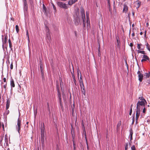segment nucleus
I'll return each mask as SVG.
<instances>
[{
  "label": "nucleus",
  "instance_id": "f257e3e1",
  "mask_svg": "<svg viewBox=\"0 0 150 150\" xmlns=\"http://www.w3.org/2000/svg\"><path fill=\"white\" fill-rule=\"evenodd\" d=\"M81 75L80 79H79V81L80 83V86L82 90V92L84 95H85L86 90L83 83V80L82 78Z\"/></svg>",
  "mask_w": 150,
  "mask_h": 150
},
{
  "label": "nucleus",
  "instance_id": "f03ea898",
  "mask_svg": "<svg viewBox=\"0 0 150 150\" xmlns=\"http://www.w3.org/2000/svg\"><path fill=\"white\" fill-rule=\"evenodd\" d=\"M45 31L46 32V38L47 40L50 42L51 40V33L48 28L47 26H45Z\"/></svg>",
  "mask_w": 150,
  "mask_h": 150
},
{
  "label": "nucleus",
  "instance_id": "7ed1b4c3",
  "mask_svg": "<svg viewBox=\"0 0 150 150\" xmlns=\"http://www.w3.org/2000/svg\"><path fill=\"white\" fill-rule=\"evenodd\" d=\"M57 4L60 7L62 8L67 9L68 7L67 4L62 2H58Z\"/></svg>",
  "mask_w": 150,
  "mask_h": 150
},
{
  "label": "nucleus",
  "instance_id": "20e7f679",
  "mask_svg": "<svg viewBox=\"0 0 150 150\" xmlns=\"http://www.w3.org/2000/svg\"><path fill=\"white\" fill-rule=\"evenodd\" d=\"M57 94H58V98H59V103H60V106H61V108L62 109L63 108V105H62V101H61V94H60V93L59 91V89L58 88V87H57Z\"/></svg>",
  "mask_w": 150,
  "mask_h": 150
},
{
  "label": "nucleus",
  "instance_id": "39448f33",
  "mask_svg": "<svg viewBox=\"0 0 150 150\" xmlns=\"http://www.w3.org/2000/svg\"><path fill=\"white\" fill-rule=\"evenodd\" d=\"M20 115H19V117ZM21 119L19 118V117L18 119L17 125L16 126L17 129L19 133H20V131L21 129Z\"/></svg>",
  "mask_w": 150,
  "mask_h": 150
},
{
  "label": "nucleus",
  "instance_id": "423d86ee",
  "mask_svg": "<svg viewBox=\"0 0 150 150\" xmlns=\"http://www.w3.org/2000/svg\"><path fill=\"white\" fill-rule=\"evenodd\" d=\"M137 74L138 75L139 80L140 82H141L142 81L143 79V74L141 73V72L139 71H138Z\"/></svg>",
  "mask_w": 150,
  "mask_h": 150
},
{
  "label": "nucleus",
  "instance_id": "0eeeda50",
  "mask_svg": "<svg viewBox=\"0 0 150 150\" xmlns=\"http://www.w3.org/2000/svg\"><path fill=\"white\" fill-rule=\"evenodd\" d=\"M144 101H139L137 103V107L138 106V105H140L141 106H145V103Z\"/></svg>",
  "mask_w": 150,
  "mask_h": 150
},
{
  "label": "nucleus",
  "instance_id": "6e6552de",
  "mask_svg": "<svg viewBox=\"0 0 150 150\" xmlns=\"http://www.w3.org/2000/svg\"><path fill=\"white\" fill-rule=\"evenodd\" d=\"M82 18L83 20V24L84 26H85V16L84 12L82 13Z\"/></svg>",
  "mask_w": 150,
  "mask_h": 150
},
{
  "label": "nucleus",
  "instance_id": "1a4fd4ad",
  "mask_svg": "<svg viewBox=\"0 0 150 150\" xmlns=\"http://www.w3.org/2000/svg\"><path fill=\"white\" fill-rule=\"evenodd\" d=\"M128 10V7L125 4L124 5L123 12L126 13Z\"/></svg>",
  "mask_w": 150,
  "mask_h": 150
},
{
  "label": "nucleus",
  "instance_id": "9d476101",
  "mask_svg": "<svg viewBox=\"0 0 150 150\" xmlns=\"http://www.w3.org/2000/svg\"><path fill=\"white\" fill-rule=\"evenodd\" d=\"M41 141L42 144H44V134H41Z\"/></svg>",
  "mask_w": 150,
  "mask_h": 150
},
{
  "label": "nucleus",
  "instance_id": "9b49d317",
  "mask_svg": "<svg viewBox=\"0 0 150 150\" xmlns=\"http://www.w3.org/2000/svg\"><path fill=\"white\" fill-rule=\"evenodd\" d=\"M45 129L44 124L43 123V125L41 124V134H44V131Z\"/></svg>",
  "mask_w": 150,
  "mask_h": 150
},
{
  "label": "nucleus",
  "instance_id": "f8f14e48",
  "mask_svg": "<svg viewBox=\"0 0 150 150\" xmlns=\"http://www.w3.org/2000/svg\"><path fill=\"white\" fill-rule=\"evenodd\" d=\"M137 107H136V109H137L136 111H138V112H140L142 110V106H141V105H139L138 107H137Z\"/></svg>",
  "mask_w": 150,
  "mask_h": 150
},
{
  "label": "nucleus",
  "instance_id": "ddd939ff",
  "mask_svg": "<svg viewBox=\"0 0 150 150\" xmlns=\"http://www.w3.org/2000/svg\"><path fill=\"white\" fill-rule=\"evenodd\" d=\"M10 104V100L8 99L6 101V110H7L8 109Z\"/></svg>",
  "mask_w": 150,
  "mask_h": 150
},
{
  "label": "nucleus",
  "instance_id": "4468645a",
  "mask_svg": "<svg viewBox=\"0 0 150 150\" xmlns=\"http://www.w3.org/2000/svg\"><path fill=\"white\" fill-rule=\"evenodd\" d=\"M140 114V112L136 111V122L137 121Z\"/></svg>",
  "mask_w": 150,
  "mask_h": 150
},
{
  "label": "nucleus",
  "instance_id": "2eb2a0df",
  "mask_svg": "<svg viewBox=\"0 0 150 150\" xmlns=\"http://www.w3.org/2000/svg\"><path fill=\"white\" fill-rule=\"evenodd\" d=\"M10 84L11 87H15V84L13 80L11 78V79L10 82Z\"/></svg>",
  "mask_w": 150,
  "mask_h": 150
},
{
  "label": "nucleus",
  "instance_id": "dca6fc26",
  "mask_svg": "<svg viewBox=\"0 0 150 150\" xmlns=\"http://www.w3.org/2000/svg\"><path fill=\"white\" fill-rule=\"evenodd\" d=\"M7 38L8 37L7 35H6L4 39V40H3V38H2L3 44H5L6 43L7 41Z\"/></svg>",
  "mask_w": 150,
  "mask_h": 150
},
{
  "label": "nucleus",
  "instance_id": "f3484780",
  "mask_svg": "<svg viewBox=\"0 0 150 150\" xmlns=\"http://www.w3.org/2000/svg\"><path fill=\"white\" fill-rule=\"evenodd\" d=\"M5 141L6 144H8V136L7 134H5Z\"/></svg>",
  "mask_w": 150,
  "mask_h": 150
},
{
  "label": "nucleus",
  "instance_id": "a211bd4d",
  "mask_svg": "<svg viewBox=\"0 0 150 150\" xmlns=\"http://www.w3.org/2000/svg\"><path fill=\"white\" fill-rule=\"evenodd\" d=\"M24 6L25 9H27L28 8V4L27 3V1L26 0H24Z\"/></svg>",
  "mask_w": 150,
  "mask_h": 150
},
{
  "label": "nucleus",
  "instance_id": "6ab92c4d",
  "mask_svg": "<svg viewBox=\"0 0 150 150\" xmlns=\"http://www.w3.org/2000/svg\"><path fill=\"white\" fill-rule=\"evenodd\" d=\"M143 58L144 59L146 60H149V57L146 55H143Z\"/></svg>",
  "mask_w": 150,
  "mask_h": 150
},
{
  "label": "nucleus",
  "instance_id": "aec40b11",
  "mask_svg": "<svg viewBox=\"0 0 150 150\" xmlns=\"http://www.w3.org/2000/svg\"><path fill=\"white\" fill-rule=\"evenodd\" d=\"M85 138L86 141V144H87V150H89V147H88V142H87V141L85 131Z\"/></svg>",
  "mask_w": 150,
  "mask_h": 150
},
{
  "label": "nucleus",
  "instance_id": "412c9836",
  "mask_svg": "<svg viewBox=\"0 0 150 150\" xmlns=\"http://www.w3.org/2000/svg\"><path fill=\"white\" fill-rule=\"evenodd\" d=\"M121 125V121H120L117 123V130L118 128L120 127V126Z\"/></svg>",
  "mask_w": 150,
  "mask_h": 150
},
{
  "label": "nucleus",
  "instance_id": "4be33fe9",
  "mask_svg": "<svg viewBox=\"0 0 150 150\" xmlns=\"http://www.w3.org/2000/svg\"><path fill=\"white\" fill-rule=\"evenodd\" d=\"M117 39V47L120 48V41L118 40V39L117 38V37L116 38Z\"/></svg>",
  "mask_w": 150,
  "mask_h": 150
},
{
  "label": "nucleus",
  "instance_id": "5701e85b",
  "mask_svg": "<svg viewBox=\"0 0 150 150\" xmlns=\"http://www.w3.org/2000/svg\"><path fill=\"white\" fill-rule=\"evenodd\" d=\"M146 48L150 52V46L148 42L146 43Z\"/></svg>",
  "mask_w": 150,
  "mask_h": 150
},
{
  "label": "nucleus",
  "instance_id": "b1692460",
  "mask_svg": "<svg viewBox=\"0 0 150 150\" xmlns=\"http://www.w3.org/2000/svg\"><path fill=\"white\" fill-rule=\"evenodd\" d=\"M8 42L9 44V46L10 48L12 49V45L11 42V40L10 39H9L8 40Z\"/></svg>",
  "mask_w": 150,
  "mask_h": 150
},
{
  "label": "nucleus",
  "instance_id": "393cba45",
  "mask_svg": "<svg viewBox=\"0 0 150 150\" xmlns=\"http://www.w3.org/2000/svg\"><path fill=\"white\" fill-rule=\"evenodd\" d=\"M138 53H141L143 54H145V52L144 51H141L140 50H138L137 51Z\"/></svg>",
  "mask_w": 150,
  "mask_h": 150
},
{
  "label": "nucleus",
  "instance_id": "a878e982",
  "mask_svg": "<svg viewBox=\"0 0 150 150\" xmlns=\"http://www.w3.org/2000/svg\"><path fill=\"white\" fill-rule=\"evenodd\" d=\"M144 76H146L147 78H149L150 76V71L148 73H145Z\"/></svg>",
  "mask_w": 150,
  "mask_h": 150
},
{
  "label": "nucleus",
  "instance_id": "bb28decb",
  "mask_svg": "<svg viewBox=\"0 0 150 150\" xmlns=\"http://www.w3.org/2000/svg\"><path fill=\"white\" fill-rule=\"evenodd\" d=\"M43 12L45 13H46V12L47 8L44 4H43Z\"/></svg>",
  "mask_w": 150,
  "mask_h": 150
},
{
  "label": "nucleus",
  "instance_id": "cd10ccee",
  "mask_svg": "<svg viewBox=\"0 0 150 150\" xmlns=\"http://www.w3.org/2000/svg\"><path fill=\"white\" fill-rule=\"evenodd\" d=\"M74 3L73 2L72 0H70L68 1V4L70 5H72Z\"/></svg>",
  "mask_w": 150,
  "mask_h": 150
},
{
  "label": "nucleus",
  "instance_id": "c85d7f7f",
  "mask_svg": "<svg viewBox=\"0 0 150 150\" xmlns=\"http://www.w3.org/2000/svg\"><path fill=\"white\" fill-rule=\"evenodd\" d=\"M100 45H99V47L98 49V56H100Z\"/></svg>",
  "mask_w": 150,
  "mask_h": 150
},
{
  "label": "nucleus",
  "instance_id": "c756f323",
  "mask_svg": "<svg viewBox=\"0 0 150 150\" xmlns=\"http://www.w3.org/2000/svg\"><path fill=\"white\" fill-rule=\"evenodd\" d=\"M16 29L17 33H18L19 30L18 26V25H16Z\"/></svg>",
  "mask_w": 150,
  "mask_h": 150
},
{
  "label": "nucleus",
  "instance_id": "7c9ffc66",
  "mask_svg": "<svg viewBox=\"0 0 150 150\" xmlns=\"http://www.w3.org/2000/svg\"><path fill=\"white\" fill-rule=\"evenodd\" d=\"M139 99H140V100H142V101H144V102H146V100L144 99L143 97H139Z\"/></svg>",
  "mask_w": 150,
  "mask_h": 150
},
{
  "label": "nucleus",
  "instance_id": "2f4dec72",
  "mask_svg": "<svg viewBox=\"0 0 150 150\" xmlns=\"http://www.w3.org/2000/svg\"><path fill=\"white\" fill-rule=\"evenodd\" d=\"M128 143H126L125 144V150H127L128 148Z\"/></svg>",
  "mask_w": 150,
  "mask_h": 150
},
{
  "label": "nucleus",
  "instance_id": "473e14b6",
  "mask_svg": "<svg viewBox=\"0 0 150 150\" xmlns=\"http://www.w3.org/2000/svg\"><path fill=\"white\" fill-rule=\"evenodd\" d=\"M137 8H139V6H140V4H141V2H140L138 1H137Z\"/></svg>",
  "mask_w": 150,
  "mask_h": 150
},
{
  "label": "nucleus",
  "instance_id": "72a5a7b5",
  "mask_svg": "<svg viewBox=\"0 0 150 150\" xmlns=\"http://www.w3.org/2000/svg\"><path fill=\"white\" fill-rule=\"evenodd\" d=\"M130 136H132V135L133 134V130L132 129H131L130 130Z\"/></svg>",
  "mask_w": 150,
  "mask_h": 150
},
{
  "label": "nucleus",
  "instance_id": "f704fd0d",
  "mask_svg": "<svg viewBox=\"0 0 150 150\" xmlns=\"http://www.w3.org/2000/svg\"><path fill=\"white\" fill-rule=\"evenodd\" d=\"M137 47L138 49L139 50H141L140 45H142L139 44H137Z\"/></svg>",
  "mask_w": 150,
  "mask_h": 150
},
{
  "label": "nucleus",
  "instance_id": "c9c22d12",
  "mask_svg": "<svg viewBox=\"0 0 150 150\" xmlns=\"http://www.w3.org/2000/svg\"><path fill=\"white\" fill-rule=\"evenodd\" d=\"M41 75L42 76V79L43 80L44 79V76L43 72L41 73Z\"/></svg>",
  "mask_w": 150,
  "mask_h": 150
},
{
  "label": "nucleus",
  "instance_id": "e433bc0d",
  "mask_svg": "<svg viewBox=\"0 0 150 150\" xmlns=\"http://www.w3.org/2000/svg\"><path fill=\"white\" fill-rule=\"evenodd\" d=\"M131 149L132 150H136V148L134 145L132 146L131 147Z\"/></svg>",
  "mask_w": 150,
  "mask_h": 150
},
{
  "label": "nucleus",
  "instance_id": "4c0bfd02",
  "mask_svg": "<svg viewBox=\"0 0 150 150\" xmlns=\"http://www.w3.org/2000/svg\"><path fill=\"white\" fill-rule=\"evenodd\" d=\"M49 103H47V108L48 109V111L50 112V108H49Z\"/></svg>",
  "mask_w": 150,
  "mask_h": 150
},
{
  "label": "nucleus",
  "instance_id": "58836bf2",
  "mask_svg": "<svg viewBox=\"0 0 150 150\" xmlns=\"http://www.w3.org/2000/svg\"><path fill=\"white\" fill-rule=\"evenodd\" d=\"M7 82H6V83H5L4 85L3 86L4 88L5 89V91H6V86H7Z\"/></svg>",
  "mask_w": 150,
  "mask_h": 150
},
{
  "label": "nucleus",
  "instance_id": "ea45409f",
  "mask_svg": "<svg viewBox=\"0 0 150 150\" xmlns=\"http://www.w3.org/2000/svg\"><path fill=\"white\" fill-rule=\"evenodd\" d=\"M73 81H74V84L76 86V88L77 89V87H76V85H77V84H76V80H73Z\"/></svg>",
  "mask_w": 150,
  "mask_h": 150
},
{
  "label": "nucleus",
  "instance_id": "a19ab883",
  "mask_svg": "<svg viewBox=\"0 0 150 150\" xmlns=\"http://www.w3.org/2000/svg\"><path fill=\"white\" fill-rule=\"evenodd\" d=\"M26 35L27 36L28 40H29V35H28V30H27V31H26Z\"/></svg>",
  "mask_w": 150,
  "mask_h": 150
},
{
  "label": "nucleus",
  "instance_id": "79ce46f5",
  "mask_svg": "<svg viewBox=\"0 0 150 150\" xmlns=\"http://www.w3.org/2000/svg\"><path fill=\"white\" fill-rule=\"evenodd\" d=\"M13 63L12 62L11 64L10 65V68L11 69H13Z\"/></svg>",
  "mask_w": 150,
  "mask_h": 150
},
{
  "label": "nucleus",
  "instance_id": "37998d69",
  "mask_svg": "<svg viewBox=\"0 0 150 150\" xmlns=\"http://www.w3.org/2000/svg\"><path fill=\"white\" fill-rule=\"evenodd\" d=\"M79 71H80V72L79 70H77V75H78V77L79 79ZM80 73V74L81 75V73Z\"/></svg>",
  "mask_w": 150,
  "mask_h": 150
},
{
  "label": "nucleus",
  "instance_id": "c03bdc74",
  "mask_svg": "<svg viewBox=\"0 0 150 150\" xmlns=\"http://www.w3.org/2000/svg\"><path fill=\"white\" fill-rule=\"evenodd\" d=\"M132 109H130V112H129V115H131L132 113Z\"/></svg>",
  "mask_w": 150,
  "mask_h": 150
},
{
  "label": "nucleus",
  "instance_id": "a18cd8bd",
  "mask_svg": "<svg viewBox=\"0 0 150 150\" xmlns=\"http://www.w3.org/2000/svg\"><path fill=\"white\" fill-rule=\"evenodd\" d=\"M52 6H53V8L54 10H55L56 9V7L54 5L52 4Z\"/></svg>",
  "mask_w": 150,
  "mask_h": 150
},
{
  "label": "nucleus",
  "instance_id": "49530a36",
  "mask_svg": "<svg viewBox=\"0 0 150 150\" xmlns=\"http://www.w3.org/2000/svg\"><path fill=\"white\" fill-rule=\"evenodd\" d=\"M2 126L3 128V130L4 131H5V129L4 127V125L3 123L2 124Z\"/></svg>",
  "mask_w": 150,
  "mask_h": 150
},
{
  "label": "nucleus",
  "instance_id": "de8ad7c7",
  "mask_svg": "<svg viewBox=\"0 0 150 150\" xmlns=\"http://www.w3.org/2000/svg\"><path fill=\"white\" fill-rule=\"evenodd\" d=\"M146 112V108H145L144 107V108L143 109V113H145Z\"/></svg>",
  "mask_w": 150,
  "mask_h": 150
},
{
  "label": "nucleus",
  "instance_id": "09e8293b",
  "mask_svg": "<svg viewBox=\"0 0 150 150\" xmlns=\"http://www.w3.org/2000/svg\"><path fill=\"white\" fill-rule=\"evenodd\" d=\"M72 77L73 79V80H74H74H76L75 79V76H74V74H72Z\"/></svg>",
  "mask_w": 150,
  "mask_h": 150
},
{
  "label": "nucleus",
  "instance_id": "8fccbe9b",
  "mask_svg": "<svg viewBox=\"0 0 150 150\" xmlns=\"http://www.w3.org/2000/svg\"><path fill=\"white\" fill-rule=\"evenodd\" d=\"M3 80H4V82H5V83H6V82H6V78H4V79H3Z\"/></svg>",
  "mask_w": 150,
  "mask_h": 150
},
{
  "label": "nucleus",
  "instance_id": "3c124183",
  "mask_svg": "<svg viewBox=\"0 0 150 150\" xmlns=\"http://www.w3.org/2000/svg\"><path fill=\"white\" fill-rule=\"evenodd\" d=\"M43 67V66H42V64H41L40 65V69H43V67Z\"/></svg>",
  "mask_w": 150,
  "mask_h": 150
},
{
  "label": "nucleus",
  "instance_id": "603ef678",
  "mask_svg": "<svg viewBox=\"0 0 150 150\" xmlns=\"http://www.w3.org/2000/svg\"><path fill=\"white\" fill-rule=\"evenodd\" d=\"M86 17H87V23H88V20H89V18H88V15H87V13H86Z\"/></svg>",
  "mask_w": 150,
  "mask_h": 150
},
{
  "label": "nucleus",
  "instance_id": "864d4df0",
  "mask_svg": "<svg viewBox=\"0 0 150 150\" xmlns=\"http://www.w3.org/2000/svg\"><path fill=\"white\" fill-rule=\"evenodd\" d=\"M9 113V110H8L6 111V115H8Z\"/></svg>",
  "mask_w": 150,
  "mask_h": 150
},
{
  "label": "nucleus",
  "instance_id": "5fc2aeb1",
  "mask_svg": "<svg viewBox=\"0 0 150 150\" xmlns=\"http://www.w3.org/2000/svg\"><path fill=\"white\" fill-rule=\"evenodd\" d=\"M146 61V59H142L141 61V62H143L144 61Z\"/></svg>",
  "mask_w": 150,
  "mask_h": 150
},
{
  "label": "nucleus",
  "instance_id": "6e6d98bb",
  "mask_svg": "<svg viewBox=\"0 0 150 150\" xmlns=\"http://www.w3.org/2000/svg\"><path fill=\"white\" fill-rule=\"evenodd\" d=\"M73 3H75L78 0H72Z\"/></svg>",
  "mask_w": 150,
  "mask_h": 150
},
{
  "label": "nucleus",
  "instance_id": "4d7b16f0",
  "mask_svg": "<svg viewBox=\"0 0 150 150\" xmlns=\"http://www.w3.org/2000/svg\"><path fill=\"white\" fill-rule=\"evenodd\" d=\"M73 146L74 147V148H75V144L74 142V140H73Z\"/></svg>",
  "mask_w": 150,
  "mask_h": 150
},
{
  "label": "nucleus",
  "instance_id": "13d9d810",
  "mask_svg": "<svg viewBox=\"0 0 150 150\" xmlns=\"http://www.w3.org/2000/svg\"><path fill=\"white\" fill-rule=\"evenodd\" d=\"M129 46L130 47H132L133 46V44L132 43H130Z\"/></svg>",
  "mask_w": 150,
  "mask_h": 150
},
{
  "label": "nucleus",
  "instance_id": "bf43d9fd",
  "mask_svg": "<svg viewBox=\"0 0 150 150\" xmlns=\"http://www.w3.org/2000/svg\"><path fill=\"white\" fill-rule=\"evenodd\" d=\"M146 31H145V34H144V36L145 37L146 36Z\"/></svg>",
  "mask_w": 150,
  "mask_h": 150
},
{
  "label": "nucleus",
  "instance_id": "052dcab7",
  "mask_svg": "<svg viewBox=\"0 0 150 150\" xmlns=\"http://www.w3.org/2000/svg\"><path fill=\"white\" fill-rule=\"evenodd\" d=\"M40 71H41V73L43 72V69H40Z\"/></svg>",
  "mask_w": 150,
  "mask_h": 150
},
{
  "label": "nucleus",
  "instance_id": "680f3d73",
  "mask_svg": "<svg viewBox=\"0 0 150 150\" xmlns=\"http://www.w3.org/2000/svg\"><path fill=\"white\" fill-rule=\"evenodd\" d=\"M133 120L132 123V124L134 123V117H133Z\"/></svg>",
  "mask_w": 150,
  "mask_h": 150
},
{
  "label": "nucleus",
  "instance_id": "e2e57ef3",
  "mask_svg": "<svg viewBox=\"0 0 150 150\" xmlns=\"http://www.w3.org/2000/svg\"><path fill=\"white\" fill-rule=\"evenodd\" d=\"M132 36L133 37L134 36V33H133L132 34Z\"/></svg>",
  "mask_w": 150,
  "mask_h": 150
},
{
  "label": "nucleus",
  "instance_id": "0e129e2a",
  "mask_svg": "<svg viewBox=\"0 0 150 150\" xmlns=\"http://www.w3.org/2000/svg\"><path fill=\"white\" fill-rule=\"evenodd\" d=\"M57 12L56 9L55 10H54V13H56Z\"/></svg>",
  "mask_w": 150,
  "mask_h": 150
},
{
  "label": "nucleus",
  "instance_id": "69168bd1",
  "mask_svg": "<svg viewBox=\"0 0 150 150\" xmlns=\"http://www.w3.org/2000/svg\"><path fill=\"white\" fill-rule=\"evenodd\" d=\"M146 26L147 27H148V26L149 25V23H146Z\"/></svg>",
  "mask_w": 150,
  "mask_h": 150
},
{
  "label": "nucleus",
  "instance_id": "338daca9",
  "mask_svg": "<svg viewBox=\"0 0 150 150\" xmlns=\"http://www.w3.org/2000/svg\"><path fill=\"white\" fill-rule=\"evenodd\" d=\"M130 140H131L132 139V136H130Z\"/></svg>",
  "mask_w": 150,
  "mask_h": 150
},
{
  "label": "nucleus",
  "instance_id": "774afa93",
  "mask_svg": "<svg viewBox=\"0 0 150 150\" xmlns=\"http://www.w3.org/2000/svg\"><path fill=\"white\" fill-rule=\"evenodd\" d=\"M140 35H142L143 34L142 32H141L140 33Z\"/></svg>",
  "mask_w": 150,
  "mask_h": 150
}]
</instances>
